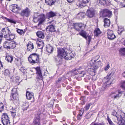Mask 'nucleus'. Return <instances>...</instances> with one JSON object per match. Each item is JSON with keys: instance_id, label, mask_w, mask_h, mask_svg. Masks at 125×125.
Here are the masks:
<instances>
[{"instance_id": "nucleus-1", "label": "nucleus", "mask_w": 125, "mask_h": 125, "mask_svg": "<svg viewBox=\"0 0 125 125\" xmlns=\"http://www.w3.org/2000/svg\"><path fill=\"white\" fill-rule=\"evenodd\" d=\"M57 57L61 60L63 58L67 60H71L74 56L75 55L72 52H67L66 49L62 48H58Z\"/></svg>"}, {"instance_id": "nucleus-2", "label": "nucleus", "mask_w": 125, "mask_h": 125, "mask_svg": "<svg viewBox=\"0 0 125 125\" xmlns=\"http://www.w3.org/2000/svg\"><path fill=\"white\" fill-rule=\"evenodd\" d=\"M112 115L114 116V117L115 119H117L118 121V124L119 125H125V121L124 118L122 117L121 115H119L118 113L114 110Z\"/></svg>"}, {"instance_id": "nucleus-3", "label": "nucleus", "mask_w": 125, "mask_h": 125, "mask_svg": "<svg viewBox=\"0 0 125 125\" xmlns=\"http://www.w3.org/2000/svg\"><path fill=\"white\" fill-rule=\"evenodd\" d=\"M39 55L36 53H32L29 56L28 60L31 63H35L39 62Z\"/></svg>"}, {"instance_id": "nucleus-4", "label": "nucleus", "mask_w": 125, "mask_h": 125, "mask_svg": "<svg viewBox=\"0 0 125 125\" xmlns=\"http://www.w3.org/2000/svg\"><path fill=\"white\" fill-rule=\"evenodd\" d=\"M1 120L2 123L3 125H10L9 118L7 114H3L2 116Z\"/></svg>"}, {"instance_id": "nucleus-5", "label": "nucleus", "mask_w": 125, "mask_h": 125, "mask_svg": "<svg viewBox=\"0 0 125 125\" xmlns=\"http://www.w3.org/2000/svg\"><path fill=\"white\" fill-rule=\"evenodd\" d=\"M100 14L102 17H110L112 15V12L107 9L103 10L100 12Z\"/></svg>"}, {"instance_id": "nucleus-6", "label": "nucleus", "mask_w": 125, "mask_h": 125, "mask_svg": "<svg viewBox=\"0 0 125 125\" xmlns=\"http://www.w3.org/2000/svg\"><path fill=\"white\" fill-rule=\"evenodd\" d=\"M123 92L118 91L115 92H112L110 94V95L113 99H118L122 95Z\"/></svg>"}, {"instance_id": "nucleus-7", "label": "nucleus", "mask_w": 125, "mask_h": 125, "mask_svg": "<svg viewBox=\"0 0 125 125\" xmlns=\"http://www.w3.org/2000/svg\"><path fill=\"white\" fill-rule=\"evenodd\" d=\"M31 10L28 8H26L21 11V16L28 17L31 13Z\"/></svg>"}, {"instance_id": "nucleus-8", "label": "nucleus", "mask_w": 125, "mask_h": 125, "mask_svg": "<svg viewBox=\"0 0 125 125\" xmlns=\"http://www.w3.org/2000/svg\"><path fill=\"white\" fill-rule=\"evenodd\" d=\"M10 10L12 11V12L15 13H16L18 12L19 10H21L20 7L18 6L15 4H12L10 5Z\"/></svg>"}, {"instance_id": "nucleus-9", "label": "nucleus", "mask_w": 125, "mask_h": 125, "mask_svg": "<svg viewBox=\"0 0 125 125\" xmlns=\"http://www.w3.org/2000/svg\"><path fill=\"white\" fill-rule=\"evenodd\" d=\"M6 30H5V28H3L2 29V34L3 37L5 38H8L10 36L9 32H10V30L8 28H6Z\"/></svg>"}, {"instance_id": "nucleus-10", "label": "nucleus", "mask_w": 125, "mask_h": 125, "mask_svg": "<svg viewBox=\"0 0 125 125\" xmlns=\"http://www.w3.org/2000/svg\"><path fill=\"white\" fill-rule=\"evenodd\" d=\"M94 9L93 8H90L87 10L86 14L89 17L92 18L94 16Z\"/></svg>"}, {"instance_id": "nucleus-11", "label": "nucleus", "mask_w": 125, "mask_h": 125, "mask_svg": "<svg viewBox=\"0 0 125 125\" xmlns=\"http://www.w3.org/2000/svg\"><path fill=\"white\" fill-rule=\"evenodd\" d=\"M108 38L110 40H112L116 37L112 30H108Z\"/></svg>"}, {"instance_id": "nucleus-12", "label": "nucleus", "mask_w": 125, "mask_h": 125, "mask_svg": "<svg viewBox=\"0 0 125 125\" xmlns=\"http://www.w3.org/2000/svg\"><path fill=\"white\" fill-rule=\"evenodd\" d=\"M74 28L77 31H79L80 29L83 26V24L82 23H77L73 24Z\"/></svg>"}, {"instance_id": "nucleus-13", "label": "nucleus", "mask_w": 125, "mask_h": 125, "mask_svg": "<svg viewBox=\"0 0 125 125\" xmlns=\"http://www.w3.org/2000/svg\"><path fill=\"white\" fill-rule=\"evenodd\" d=\"M35 69L36 71V73L38 78L42 80V76L40 67H37Z\"/></svg>"}, {"instance_id": "nucleus-14", "label": "nucleus", "mask_w": 125, "mask_h": 125, "mask_svg": "<svg viewBox=\"0 0 125 125\" xmlns=\"http://www.w3.org/2000/svg\"><path fill=\"white\" fill-rule=\"evenodd\" d=\"M12 97L14 100H16L18 98V95L17 93V90L16 89H13L12 90Z\"/></svg>"}, {"instance_id": "nucleus-15", "label": "nucleus", "mask_w": 125, "mask_h": 125, "mask_svg": "<svg viewBox=\"0 0 125 125\" xmlns=\"http://www.w3.org/2000/svg\"><path fill=\"white\" fill-rule=\"evenodd\" d=\"M40 119V115H37L35 116L33 121L34 124L35 125H41L39 122V120Z\"/></svg>"}, {"instance_id": "nucleus-16", "label": "nucleus", "mask_w": 125, "mask_h": 125, "mask_svg": "<svg viewBox=\"0 0 125 125\" xmlns=\"http://www.w3.org/2000/svg\"><path fill=\"white\" fill-rule=\"evenodd\" d=\"M100 56L99 55H97L96 57L95 58L96 59H95L94 58L92 59L93 61H94V63L95 64V65H100L101 64V62L100 61H97L99 58Z\"/></svg>"}, {"instance_id": "nucleus-17", "label": "nucleus", "mask_w": 125, "mask_h": 125, "mask_svg": "<svg viewBox=\"0 0 125 125\" xmlns=\"http://www.w3.org/2000/svg\"><path fill=\"white\" fill-rule=\"evenodd\" d=\"M110 0H99L100 3L104 5H109L110 4Z\"/></svg>"}, {"instance_id": "nucleus-18", "label": "nucleus", "mask_w": 125, "mask_h": 125, "mask_svg": "<svg viewBox=\"0 0 125 125\" xmlns=\"http://www.w3.org/2000/svg\"><path fill=\"white\" fill-rule=\"evenodd\" d=\"M26 97L28 99L31 100V99L34 98L33 94L32 92L30 93L28 91H27L26 93Z\"/></svg>"}, {"instance_id": "nucleus-19", "label": "nucleus", "mask_w": 125, "mask_h": 125, "mask_svg": "<svg viewBox=\"0 0 125 125\" xmlns=\"http://www.w3.org/2000/svg\"><path fill=\"white\" fill-rule=\"evenodd\" d=\"M56 0H45V2L48 5L51 6L54 4Z\"/></svg>"}, {"instance_id": "nucleus-20", "label": "nucleus", "mask_w": 125, "mask_h": 125, "mask_svg": "<svg viewBox=\"0 0 125 125\" xmlns=\"http://www.w3.org/2000/svg\"><path fill=\"white\" fill-rule=\"evenodd\" d=\"M27 49L28 51H31L34 49V46L32 43L31 42H29L27 45Z\"/></svg>"}, {"instance_id": "nucleus-21", "label": "nucleus", "mask_w": 125, "mask_h": 125, "mask_svg": "<svg viewBox=\"0 0 125 125\" xmlns=\"http://www.w3.org/2000/svg\"><path fill=\"white\" fill-rule=\"evenodd\" d=\"M46 30L47 31L52 32L55 31V30L54 27L52 25L48 26L46 28Z\"/></svg>"}, {"instance_id": "nucleus-22", "label": "nucleus", "mask_w": 125, "mask_h": 125, "mask_svg": "<svg viewBox=\"0 0 125 125\" xmlns=\"http://www.w3.org/2000/svg\"><path fill=\"white\" fill-rule=\"evenodd\" d=\"M115 71V70L114 69L111 70L108 73L107 76L106 78L107 79H110L111 77L114 75Z\"/></svg>"}, {"instance_id": "nucleus-23", "label": "nucleus", "mask_w": 125, "mask_h": 125, "mask_svg": "<svg viewBox=\"0 0 125 125\" xmlns=\"http://www.w3.org/2000/svg\"><path fill=\"white\" fill-rule=\"evenodd\" d=\"M37 36L39 38L43 39L44 37V33L43 32L40 31H38L36 33Z\"/></svg>"}, {"instance_id": "nucleus-24", "label": "nucleus", "mask_w": 125, "mask_h": 125, "mask_svg": "<svg viewBox=\"0 0 125 125\" xmlns=\"http://www.w3.org/2000/svg\"><path fill=\"white\" fill-rule=\"evenodd\" d=\"M46 16L48 18H50L52 17L56 16V13L52 11H51L50 12L47 13Z\"/></svg>"}, {"instance_id": "nucleus-25", "label": "nucleus", "mask_w": 125, "mask_h": 125, "mask_svg": "<svg viewBox=\"0 0 125 125\" xmlns=\"http://www.w3.org/2000/svg\"><path fill=\"white\" fill-rule=\"evenodd\" d=\"M16 44L14 42H10L9 46V49H12L16 47Z\"/></svg>"}, {"instance_id": "nucleus-26", "label": "nucleus", "mask_w": 125, "mask_h": 125, "mask_svg": "<svg viewBox=\"0 0 125 125\" xmlns=\"http://www.w3.org/2000/svg\"><path fill=\"white\" fill-rule=\"evenodd\" d=\"M104 27H109V26L110 21L109 19L107 18H105L104 20Z\"/></svg>"}, {"instance_id": "nucleus-27", "label": "nucleus", "mask_w": 125, "mask_h": 125, "mask_svg": "<svg viewBox=\"0 0 125 125\" xmlns=\"http://www.w3.org/2000/svg\"><path fill=\"white\" fill-rule=\"evenodd\" d=\"M39 21V23H42L45 20V16L44 14H41L40 17L38 19Z\"/></svg>"}, {"instance_id": "nucleus-28", "label": "nucleus", "mask_w": 125, "mask_h": 125, "mask_svg": "<svg viewBox=\"0 0 125 125\" xmlns=\"http://www.w3.org/2000/svg\"><path fill=\"white\" fill-rule=\"evenodd\" d=\"M79 34L81 35L87 40V37L86 36V32L85 31L82 30L79 33Z\"/></svg>"}, {"instance_id": "nucleus-29", "label": "nucleus", "mask_w": 125, "mask_h": 125, "mask_svg": "<svg viewBox=\"0 0 125 125\" xmlns=\"http://www.w3.org/2000/svg\"><path fill=\"white\" fill-rule=\"evenodd\" d=\"M94 35L96 37H97L101 33V32L99 28L95 29L94 31Z\"/></svg>"}, {"instance_id": "nucleus-30", "label": "nucleus", "mask_w": 125, "mask_h": 125, "mask_svg": "<svg viewBox=\"0 0 125 125\" xmlns=\"http://www.w3.org/2000/svg\"><path fill=\"white\" fill-rule=\"evenodd\" d=\"M12 109L11 110L10 112L11 113V115L13 117H14L16 115V110L15 108H13L12 107Z\"/></svg>"}, {"instance_id": "nucleus-31", "label": "nucleus", "mask_w": 125, "mask_h": 125, "mask_svg": "<svg viewBox=\"0 0 125 125\" xmlns=\"http://www.w3.org/2000/svg\"><path fill=\"white\" fill-rule=\"evenodd\" d=\"M36 42V43L37 46L39 47L38 48L40 49H41L42 48L43 46L44 43L43 42Z\"/></svg>"}, {"instance_id": "nucleus-32", "label": "nucleus", "mask_w": 125, "mask_h": 125, "mask_svg": "<svg viewBox=\"0 0 125 125\" xmlns=\"http://www.w3.org/2000/svg\"><path fill=\"white\" fill-rule=\"evenodd\" d=\"M120 53L121 55H125V48H123L120 49Z\"/></svg>"}, {"instance_id": "nucleus-33", "label": "nucleus", "mask_w": 125, "mask_h": 125, "mask_svg": "<svg viewBox=\"0 0 125 125\" xmlns=\"http://www.w3.org/2000/svg\"><path fill=\"white\" fill-rule=\"evenodd\" d=\"M84 3H83L82 2L78 1L77 2L76 5L77 6H78L79 7L82 8L84 6Z\"/></svg>"}, {"instance_id": "nucleus-34", "label": "nucleus", "mask_w": 125, "mask_h": 125, "mask_svg": "<svg viewBox=\"0 0 125 125\" xmlns=\"http://www.w3.org/2000/svg\"><path fill=\"white\" fill-rule=\"evenodd\" d=\"M10 42H5L3 44L4 47L6 48L9 49V46Z\"/></svg>"}, {"instance_id": "nucleus-35", "label": "nucleus", "mask_w": 125, "mask_h": 125, "mask_svg": "<svg viewBox=\"0 0 125 125\" xmlns=\"http://www.w3.org/2000/svg\"><path fill=\"white\" fill-rule=\"evenodd\" d=\"M79 70V69H75L74 70H73L71 72V73L72 74V76H74L75 75L77 74H78V73H77L78 71Z\"/></svg>"}, {"instance_id": "nucleus-36", "label": "nucleus", "mask_w": 125, "mask_h": 125, "mask_svg": "<svg viewBox=\"0 0 125 125\" xmlns=\"http://www.w3.org/2000/svg\"><path fill=\"white\" fill-rule=\"evenodd\" d=\"M13 59L12 57L9 56H7L6 58V59L8 62H11L12 61Z\"/></svg>"}, {"instance_id": "nucleus-37", "label": "nucleus", "mask_w": 125, "mask_h": 125, "mask_svg": "<svg viewBox=\"0 0 125 125\" xmlns=\"http://www.w3.org/2000/svg\"><path fill=\"white\" fill-rule=\"evenodd\" d=\"M124 31V29L123 27L119 28L118 31V34L121 35V33Z\"/></svg>"}, {"instance_id": "nucleus-38", "label": "nucleus", "mask_w": 125, "mask_h": 125, "mask_svg": "<svg viewBox=\"0 0 125 125\" xmlns=\"http://www.w3.org/2000/svg\"><path fill=\"white\" fill-rule=\"evenodd\" d=\"M23 105V109H24V110H26L29 107V105L26 102Z\"/></svg>"}, {"instance_id": "nucleus-39", "label": "nucleus", "mask_w": 125, "mask_h": 125, "mask_svg": "<svg viewBox=\"0 0 125 125\" xmlns=\"http://www.w3.org/2000/svg\"><path fill=\"white\" fill-rule=\"evenodd\" d=\"M14 35L12 34H11L10 35V36H9L8 38H7L6 39L10 41L14 39Z\"/></svg>"}, {"instance_id": "nucleus-40", "label": "nucleus", "mask_w": 125, "mask_h": 125, "mask_svg": "<svg viewBox=\"0 0 125 125\" xmlns=\"http://www.w3.org/2000/svg\"><path fill=\"white\" fill-rule=\"evenodd\" d=\"M53 48L51 46H49L47 49V51L49 53H51L53 51Z\"/></svg>"}, {"instance_id": "nucleus-41", "label": "nucleus", "mask_w": 125, "mask_h": 125, "mask_svg": "<svg viewBox=\"0 0 125 125\" xmlns=\"http://www.w3.org/2000/svg\"><path fill=\"white\" fill-rule=\"evenodd\" d=\"M80 100L82 101L81 102V104L82 105H83L85 104V97H82L80 98Z\"/></svg>"}, {"instance_id": "nucleus-42", "label": "nucleus", "mask_w": 125, "mask_h": 125, "mask_svg": "<svg viewBox=\"0 0 125 125\" xmlns=\"http://www.w3.org/2000/svg\"><path fill=\"white\" fill-rule=\"evenodd\" d=\"M4 74L5 75L8 76L9 75L10 72L9 70L8 69H6L4 71Z\"/></svg>"}, {"instance_id": "nucleus-43", "label": "nucleus", "mask_w": 125, "mask_h": 125, "mask_svg": "<svg viewBox=\"0 0 125 125\" xmlns=\"http://www.w3.org/2000/svg\"><path fill=\"white\" fill-rule=\"evenodd\" d=\"M17 32L18 33L21 35H22L24 33V32L22 30L18 29L17 30Z\"/></svg>"}, {"instance_id": "nucleus-44", "label": "nucleus", "mask_w": 125, "mask_h": 125, "mask_svg": "<svg viewBox=\"0 0 125 125\" xmlns=\"http://www.w3.org/2000/svg\"><path fill=\"white\" fill-rule=\"evenodd\" d=\"M4 108L3 104L0 102V112H1Z\"/></svg>"}, {"instance_id": "nucleus-45", "label": "nucleus", "mask_w": 125, "mask_h": 125, "mask_svg": "<svg viewBox=\"0 0 125 125\" xmlns=\"http://www.w3.org/2000/svg\"><path fill=\"white\" fill-rule=\"evenodd\" d=\"M98 68V65H95L94 67V69H92L91 70L92 72H94V73H95L96 71V70Z\"/></svg>"}, {"instance_id": "nucleus-46", "label": "nucleus", "mask_w": 125, "mask_h": 125, "mask_svg": "<svg viewBox=\"0 0 125 125\" xmlns=\"http://www.w3.org/2000/svg\"><path fill=\"white\" fill-rule=\"evenodd\" d=\"M86 73L85 72H84V71H82L80 73H79V74H82V75H79V77H82L84 76V75H85Z\"/></svg>"}, {"instance_id": "nucleus-47", "label": "nucleus", "mask_w": 125, "mask_h": 125, "mask_svg": "<svg viewBox=\"0 0 125 125\" xmlns=\"http://www.w3.org/2000/svg\"><path fill=\"white\" fill-rule=\"evenodd\" d=\"M84 112V111H83L82 112V114H79L77 116V119L78 120H80L82 118V115L83 114V113Z\"/></svg>"}, {"instance_id": "nucleus-48", "label": "nucleus", "mask_w": 125, "mask_h": 125, "mask_svg": "<svg viewBox=\"0 0 125 125\" xmlns=\"http://www.w3.org/2000/svg\"><path fill=\"white\" fill-rule=\"evenodd\" d=\"M90 106V105L89 104L86 105L84 107V108L85 109V110L86 111H87L89 109Z\"/></svg>"}, {"instance_id": "nucleus-49", "label": "nucleus", "mask_w": 125, "mask_h": 125, "mask_svg": "<svg viewBox=\"0 0 125 125\" xmlns=\"http://www.w3.org/2000/svg\"><path fill=\"white\" fill-rule=\"evenodd\" d=\"M87 40H88V44H89L91 41V39H92V38H91V37L90 36H89V35H88L87 36Z\"/></svg>"}, {"instance_id": "nucleus-50", "label": "nucleus", "mask_w": 125, "mask_h": 125, "mask_svg": "<svg viewBox=\"0 0 125 125\" xmlns=\"http://www.w3.org/2000/svg\"><path fill=\"white\" fill-rule=\"evenodd\" d=\"M6 19H7V21L8 22H10V23H14V24L16 23L15 22V21H14L12 20H11V19H7V18H6Z\"/></svg>"}, {"instance_id": "nucleus-51", "label": "nucleus", "mask_w": 125, "mask_h": 125, "mask_svg": "<svg viewBox=\"0 0 125 125\" xmlns=\"http://www.w3.org/2000/svg\"><path fill=\"white\" fill-rule=\"evenodd\" d=\"M110 65L109 63H107V66L105 67L104 68V70L105 71H107L108 70V69H109L110 68Z\"/></svg>"}, {"instance_id": "nucleus-52", "label": "nucleus", "mask_w": 125, "mask_h": 125, "mask_svg": "<svg viewBox=\"0 0 125 125\" xmlns=\"http://www.w3.org/2000/svg\"><path fill=\"white\" fill-rule=\"evenodd\" d=\"M82 1L84 4H86L89 2L88 0H82Z\"/></svg>"}, {"instance_id": "nucleus-53", "label": "nucleus", "mask_w": 125, "mask_h": 125, "mask_svg": "<svg viewBox=\"0 0 125 125\" xmlns=\"http://www.w3.org/2000/svg\"><path fill=\"white\" fill-rule=\"evenodd\" d=\"M20 70L21 72H22L23 73L24 72V71L25 70V69L23 67H21L20 69Z\"/></svg>"}, {"instance_id": "nucleus-54", "label": "nucleus", "mask_w": 125, "mask_h": 125, "mask_svg": "<svg viewBox=\"0 0 125 125\" xmlns=\"http://www.w3.org/2000/svg\"><path fill=\"white\" fill-rule=\"evenodd\" d=\"M62 80V78H59L58 79V80L56 81V83H59L60 82V81Z\"/></svg>"}, {"instance_id": "nucleus-55", "label": "nucleus", "mask_w": 125, "mask_h": 125, "mask_svg": "<svg viewBox=\"0 0 125 125\" xmlns=\"http://www.w3.org/2000/svg\"><path fill=\"white\" fill-rule=\"evenodd\" d=\"M33 21L35 22H36L37 21H36L35 20L37 19V17H34L33 18Z\"/></svg>"}, {"instance_id": "nucleus-56", "label": "nucleus", "mask_w": 125, "mask_h": 125, "mask_svg": "<svg viewBox=\"0 0 125 125\" xmlns=\"http://www.w3.org/2000/svg\"><path fill=\"white\" fill-rule=\"evenodd\" d=\"M94 125H105L104 124H101V123H99V124H94Z\"/></svg>"}, {"instance_id": "nucleus-57", "label": "nucleus", "mask_w": 125, "mask_h": 125, "mask_svg": "<svg viewBox=\"0 0 125 125\" xmlns=\"http://www.w3.org/2000/svg\"><path fill=\"white\" fill-rule=\"evenodd\" d=\"M54 102L53 100H51L50 103L51 104L52 106H53V104H54Z\"/></svg>"}, {"instance_id": "nucleus-58", "label": "nucleus", "mask_w": 125, "mask_h": 125, "mask_svg": "<svg viewBox=\"0 0 125 125\" xmlns=\"http://www.w3.org/2000/svg\"><path fill=\"white\" fill-rule=\"evenodd\" d=\"M74 0H67L68 2L69 3H71Z\"/></svg>"}, {"instance_id": "nucleus-59", "label": "nucleus", "mask_w": 125, "mask_h": 125, "mask_svg": "<svg viewBox=\"0 0 125 125\" xmlns=\"http://www.w3.org/2000/svg\"><path fill=\"white\" fill-rule=\"evenodd\" d=\"M86 78L90 80L91 78L90 76L89 75H87Z\"/></svg>"}, {"instance_id": "nucleus-60", "label": "nucleus", "mask_w": 125, "mask_h": 125, "mask_svg": "<svg viewBox=\"0 0 125 125\" xmlns=\"http://www.w3.org/2000/svg\"><path fill=\"white\" fill-rule=\"evenodd\" d=\"M43 42L42 41V40H40V39H38V40H37V42Z\"/></svg>"}, {"instance_id": "nucleus-61", "label": "nucleus", "mask_w": 125, "mask_h": 125, "mask_svg": "<svg viewBox=\"0 0 125 125\" xmlns=\"http://www.w3.org/2000/svg\"><path fill=\"white\" fill-rule=\"evenodd\" d=\"M123 75L124 77H125V72L123 73Z\"/></svg>"}, {"instance_id": "nucleus-62", "label": "nucleus", "mask_w": 125, "mask_h": 125, "mask_svg": "<svg viewBox=\"0 0 125 125\" xmlns=\"http://www.w3.org/2000/svg\"><path fill=\"white\" fill-rule=\"evenodd\" d=\"M124 45L125 46V40L124 41Z\"/></svg>"}, {"instance_id": "nucleus-63", "label": "nucleus", "mask_w": 125, "mask_h": 125, "mask_svg": "<svg viewBox=\"0 0 125 125\" xmlns=\"http://www.w3.org/2000/svg\"><path fill=\"white\" fill-rule=\"evenodd\" d=\"M52 22V21H50V22H49L48 23H51Z\"/></svg>"}, {"instance_id": "nucleus-64", "label": "nucleus", "mask_w": 125, "mask_h": 125, "mask_svg": "<svg viewBox=\"0 0 125 125\" xmlns=\"http://www.w3.org/2000/svg\"><path fill=\"white\" fill-rule=\"evenodd\" d=\"M82 112V111H81V110H80V114H81V112Z\"/></svg>"}]
</instances>
